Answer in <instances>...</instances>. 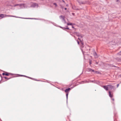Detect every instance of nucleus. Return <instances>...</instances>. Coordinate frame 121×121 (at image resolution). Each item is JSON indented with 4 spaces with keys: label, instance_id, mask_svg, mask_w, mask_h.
<instances>
[{
    "label": "nucleus",
    "instance_id": "f257e3e1",
    "mask_svg": "<svg viewBox=\"0 0 121 121\" xmlns=\"http://www.w3.org/2000/svg\"><path fill=\"white\" fill-rule=\"evenodd\" d=\"M14 17L16 18H24L26 19H28V18H23L22 17H20L14 16L6 14L4 15L3 14H0V17H1L2 18H4V17Z\"/></svg>",
    "mask_w": 121,
    "mask_h": 121
},
{
    "label": "nucleus",
    "instance_id": "f03ea898",
    "mask_svg": "<svg viewBox=\"0 0 121 121\" xmlns=\"http://www.w3.org/2000/svg\"><path fill=\"white\" fill-rule=\"evenodd\" d=\"M87 71H92V72H96V71H95L94 70H92V69L89 68H88L87 69Z\"/></svg>",
    "mask_w": 121,
    "mask_h": 121
},
{
    "label": "nucleus",
    "instance_id": "7ed1b4c3",
    "mask_svg": "<svg viewBox=\"0 0 121 121\" xmlns=\"http://www.w3.org/2000/svg\"><path fill=\"white\" fill-rule=\"evenodd\" d=\"M113 93H112L110 91L109 92V96L111 98H112L113 96Z\"/></svg>",
    "mask_w": 121,
    "mask_h": 121
},
{
    "label": "nucleus",
    "instance_id": "20e7f679",
    "mask_svg": "<svg viewBox=\"0 0 121 121\" xmlns=\"http://www.w3.org/2000/svg\"><path fill=\"white\" fill-rule=\"evenodd\" d=\"M93 54L95 58H97L98 57V55L97 54L96 52L95 51L94 52Z\"/></svg>",
    "mask_w": 121,
    "mask_h": 121
},
{
    "label": "nucleus",
    "instance_id": "39448f33",
    "mask_svg": "<svg viewBox=\"0 0 121 121\" xmlns=\"http://www.w3.org/2000/svg\"><path fill=\"white\" fill-rule=\"evenodd\" d=\"M70 90L71 89L70 88H69L66 89L65 91L66 93H68Z\"/></svg>",
    "mask_w": 121,
    "mask_h": 121
},
{
    "label": "nucleus",
    "instance_id": "423d86ee",
    "mask_svg": "<svg viewBox=\"0 0 121 121\" xmlns=\"http://www.w3.org/2000/svg\"><path fill=\"white\" fill-rule=\"evenodd\" d=\"M103 87L106 90H108V86H103Z\"/></svg>",
    "mask_w": 121,
    "mask_h": 121
},
{
    "label": "nucleus",
    "instance_id": "0eeeda50",
    "mask_svg": "<svg viewBox=\"0 0 121 121\" xmlns=\"http://www.w3.org/2000/svg\"><path fill=\"white\" fill-rule=\"evenodd\" d=\"M32 6L33 7H38V4L36 3H34L32 4Z\"/></svg>",
    "mask_w": 121,
    "mask_h": 121
},
{
    "label": "nucleus",
    "instance_id": "6e6552de",
    "mask_svg": "<svg viewBox=\"0 0 121 121\" xmlns=\"http://www.w3.org/2000/svg\"><path fill=\"white\" fill-rule=\"evenodd\" d=\"M108 88L109 89H111L113 88L114 87V86L110 85H108Z\"/></svg>",
    "mask_w": 121,
    "mask_h": 121
},
{
    "label": "nucleus",
    "instance_id": "1a4fd4ad",
    "mask_svg": "<svg viewBox=\"0 0 121 121\" xmlns=\"http://www.w3.org/2000/svg\"><path fill=\"white\" fill-rule=\"evenodd\" d=\"M78 2L80 4H85V3L82 2V1H79Z\"/></svg>",
    "mask_w": 121,
    "mask_h": 121
},
{
    "label": "nucleus",
    "instance_id": "9d476101",
    "mask_svg": "<svg viewBox=\"0 0 121 121\" xmlns=\"http://www.w3.org/2000/svg\"><path fill=\"white\" fill-rule=\"evenodd\" d=\"M53 5H55L56 7L57 6V4H56V3H53Z\"/></svg>",
    "mask_w": 121,
    "mask_h": 121
},
{
    "label": "nucleus",
    "instance_id": "9b49d317",
    "mask_svg": "<svg viewBox=\"0 0 121 121\" xmlns=\"http://www.w3.org/2000/svg\"><path fill=\"white\" fill-rule=\"evenodd\" d=\"M118 55H121V51L119 52L118 54Z\"/></svg>",
    "mask_w": 121,
    "mask_h": 121
},
{
    "label": "nucleus",
    "instance_id": "f8f14e48",
    "mask_svg": "<svg viewBox=\"0 0 121 121\" xmlns=\"http://www.w3.org/2000/svg\"><path fill=\"white\" fill-rule=\"evenodd\" d=\"M64 17H65L64 16H63L62 15H61L60 16V18H61L62 19Z\"/></svg>",
    "mask_w": 121,
    "mask_h": 121
},
{
    "label": "nucleus",
    "instance_id": "ddd939ff",
    "mask_svg": "<svg viewBox=\"0 0 121 121\" xmlns=\"http://www.w3.org/2000/svg\"><path fill=\"white\" fill-rule=\"evenodd\" d=\"M9 74V73H5V75L6 76H8Z\"/></svg>",
    "mask_w": 121,
    "mask_h": 121
},
{
    "label": "nucleus",
    "instance_id": "4468645a",
    "mask_svg": "<svg viewBox=\"0 0 121 121\" xmlns=\"http://www.w3.org/2000/svg\"><path fill=\"white\" fill-rule=\"evenodd\" d=\"M67 24L68 25H72V23H67Z\"/></svg>",
    "mask_w": 121,
    "mask_h": 121
},
{
    "label": "nucleus",
    "instance_id": "2eb2a0df",
    "mask_svg": "<svg viewBox=\"0 0 121 121\" xmlns=\"http://www.w3.org/2000/svg\"><path fill=\"white\" fill-rule=\"evenodd\" d=\"M68 93H67L66 94V98H67V99H68Z\"/></svg>",
    "mask_w": 121,
    "mask_h": 121
},
{
    "label": "nucleus",
    "instance_id": "dca6fc26",
    "mask_svg": "<svg viewBox=\"0 0 121 121\" xmlns=\"http://www.w3.org/2000/svg\"><path fill=\"white\" fill-rule=\"evenodd\" d=\"M65 17H64L63 18H62V20L63 21H65Z\"/></svg>",
    "mask_w": 121,
    "mask_h": 121
},
{
    "label": "nucleus",
    "instance_id": "f3484780",
    "mask_svg": "<svg viewBox=\"0 0 121 121\" xmlns=\"http://www.w3.org/2000/svg\"><path fill=\"white\" fill-rule=\"evenodd\" d=\"M77 36H80V35H79V34H77Z\"/></svg>",
    "mask_w": 121,
    "mask_h": 121
},
{
    "label": "nucleus",
    "instance_id": "a211bd4d",
    "mask_svg": "<svg viewBox=\"0 0 121 121\" xmlns=\"http://www.w3.org/2000/svg\"><path fill=\"white\" fill-rule=\"evenodd\" d=\"M60 28H62L63 29H64V28L63 27H61V26H60Z\"/></svg>",
    "mask_w": 121,
    "mask_h": 121
},
{
    "label": "nucleus",
    "instance_id": "6ab92c4d",
    "mask_svg": "<svg viewBox=\"0 0 121 121\" xmlns=\"http://www.w3.org/2000/svg\"><path fill=\"white\" fill-rule=\"evenodd\" d=\"M81 43L82 44V45H83V42H82L81 41Z\"/></svg>",
    "mask_w": 121,
    "mask_h": 121
},
{
    "label": "nucleus",
    "instance_id": "aec40b11",
    "mask_svg": "<svg viewBox=\"0 0 121 121\" xmlns=\"http://www.w3.org/2000/svg\"><path fill=\"white\" fill-rule=\"evenodd\" d=\"M64 29H69L68 28H64Z\"/></svg>",
    "mask_w": 121,
    "mask_h": 121
},
{
    "label": "nucleus",
    "instance_id": "412c9836",
    "mask_svg": "<svg viewBox=\"0 0 121 121\" xmlns=\"http://www.w3.org/2000/svg\"><path fill=\"white\" fill-rule=\"evenodd\" d=\"M77 41V43H78V44H79V42L78 41Z\"/></svg>",
    "mask_w": 121,
    "mask_h": 121
},
{
    "label": "nucleus",
    "instance_id": "4be33fe9",
    "mask_svg": "<svg viewBox=\"0 0 121 121\" xmlns=\"http://www.w3.org/2000/svg\"><path fill=\"white\" fill-rule=\"evenodd\" d=\"M64 21V23H66V21H65H65Z\"/></svg>",
    "mask_w": 121,
    "mask_h": 121
},
{
    "label": "nucleus",
    "instance_id": "5701e85b",
    "mask_svg": "<svg viewBox=\"0 0 121 121\" xmlns=\"http://www.w3.org/2000/svg\"><path fill=\"white\" fill-rule=\"evenodd\" d=\"M78 39L80 41H81V40L79 38H78Z\"/></svg>",
    "mask_w": 121,
    "mask_h": 121
},
{
    "label": "nucleus",
    "instance_id": "b1692460",
    "mask_svg": "<svg viewBox=\"0 0 121 121\" xmlns=\"http://www.w3.org/2000/svg\"><path fill=\"white\" fill-rule=\"evenodd\" d=\"M119 86V84H117V87H118Z\"/></svg>",
    "mask_w": 121,
    "mask_h": 121
},
{
    "label": "nucleus",
    "instance_id": "393cba45",
    "mask_svg": "<svg viewBox=\"0 0 121 121\" xmlns=\"http://www.w3.org/2000/svg\"><path fill=\"white\" fill-rule=\"evenodd\" d=\"M5 73H2V75H5Z\"/></svg>",
    "mask_w": 121,
    "mask_h": 121
},
{
    "label": "nucleus",
    "instance_id": "a878e982",
    "mask_svg": "<svg viewBox=\"0 0 121 121\" xmlns=\"http://www.w3.org/2000/svg\"><path fill=\"white\" fill-rule=\"evenodd\" d=\"M91 61H90V64L91 65Z\"/></svg>",
    "mask_w": 121,
    "mask_h": 121
},
{
    "label": "nucleus",
    "instance_id": "bb28decb",
    "mask_svg": "<svg viewBox=\"0 0 121 121\" xmlns=\"http://www.w3.org/2000/svg\"><path fill=\"white\" fill-rule=\"evenodd\" d=\"M4 78L6 79H7V78L6 77H4Z\"/></svg>",
    "mask_w": 121,
    "mask_h": 121
},
{
    "label": "nucleus",
    "instance_id": "cd10ccee",
    "mask_svg": "<svg viewBox=\"0 0 121 121\" xmlns=\"http://www.w3.org/2000/svg\"><path fill=\"white\" fill-rule=\"evenodd\" d=\"M112 99L113 101H114V99Z\"/></svg>",
    "mask_w": 121,
    "mask_h": 121
},
{
    "label": "nucleus",
    "instance_id": "c85d7f7f",
    "mask_svg": "<svg viewBox=\"0 0 121 121\" xmlns=\"http://www.w3.org/2000/svg\"><path fill=\"white\" fill-rule=\"evenodd\" d=\"M119 61H121V59H120V60H119Z\"/></svg>",
    "mask_w": 121,
    "mask_h": 121
},
{
    "label": "nucleus",
    "instance_id": "c756f323",
    "mask_svg": "<svg viewBox=\"0 0 121 121\" xmlns=\"http://www.w3.org/2000/svg\"><path fill=\"white\" fill-rule=\"evenodd\" d=\"M117 0V1H118L119 0Z\"/></svg>",
    "mask_w": 121,
    "mask_h": 121
},
{
    "label": "nucleus",
    "instance_id": "7c9ffc66",
    "mask_svg": "<svg viewBox=\"0 0 121 121\" xmlns=\"http://www.w3.org/2000/svg\"><path fill=\"white\" fill-rule=\"evenodd\" d=\"M65 10H66V9H67V8H65Z\"/></svg>",
    "mask_w": 121,
    "mask_h": 121
},
{
    "label": "nucleus",
    "instance_id": "2f4dec72",
    "mask_svg": "<svg viewBox=\"0 0 121 121\" xmlns=\"http://www.w3.org/2000/svg\"><path fill=\"white\" fill-rule=\"evenodd\" d=\"M72 28H74V27H73V26H72Z\"/></svg>",
    "mask_w": 121,
    "mask_h": 121
},
{
    "label": "nucleus",
    "instance_id": "473e14b6",
    "mask_svg": "<svg viewBox=\"0 0 121 121\" xmlns=\"http://www.w3.org/2000/svg\"><path fill=\"white\" fill-rule=\"evenodd\" d=\"M63 1L64 2H65L64 1V0H63Z\"/></svg>",
    "mask_w": 121,
    "mask_h": 121
},
{
    "label": "nucleus",
    "instance_id": "72a5a7b5",
    "mask_svg": "<svg viewBox=\"0 0 121 121\" xmlns=\"http://www.w3.org/2000/svg\"><path fill=\"white\" fill-rule=\"evenodd\" d=\"M96 63V64H98V62H97Z\"/></svg>",
    "mask_w": 121,
    "mask_h": 121
},
{
    "label": "nucleus",
    "instance_id": "f704fd0d",
    "mask_svg": "<svg viewBox=\"0 0 121 121\" xmlns=\"http://www.w3.org/2000/svg\"><path fill=\"white\" fill-rule=\"evenodd\" d=\"M68 4H67V5H66V6H68Z\"/></svg>",
    "mask_w": 121,
    "mask_h": 121
},
{
    "label": "nucleus",
    "instance_id": "c9c22d12",
    "mask_svg": "<svg viewBox=\"0 0 121 121\" xmlns=\"http://www.w3.org/2000/svg\"><path fill=\"white\" fill-rule=\"evenodd\" d=\"M81 38L82 37L81 36Z\"/></svg>",
    "mask_w": 121,
    "mask_h": 121
}]
</instances>
